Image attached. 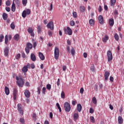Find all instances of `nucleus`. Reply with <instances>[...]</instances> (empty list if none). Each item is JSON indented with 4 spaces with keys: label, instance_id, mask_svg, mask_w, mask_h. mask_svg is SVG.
Instances as JSON below:
<instances>
[{
    "label": "nucleus",
    "instance_id": "nucleus-58",
    "mask_svg": "<svg viewBox=\"0 0 124 124\" xmlns=\"http://www.w3.org/2000/svg\"><path fill=\"white\" fill-rule=\"evenodd\" d=\"M19 121L21 124H24V123H25V120L23 118H20Z\"/></svg>",
    "mask_w": 124,
    "mask_h": 124
},
{
    "label": "nucleus",
    "instance_id": "nucleus-35",
    "mask_svg": "<svg viewBox=\"0 0 124 124\" xmlns=\"http://www.w3.org/2000/svg\"><path fill=\"white\" fill-rule=\"evenodd\" d=\"M114 38L115 40H116V41H118L119 39V35H118V34L117 33H115L114 35Z\"/></svg>",
    "mask_w": 124,
    "mask_h": 124
},
{
    "label": "nucleus",
    "instance_id": "nucleus-37",
    "mask_svg": "<svg viewBox=\"0 0 124 124\" xmlns=\"http://www.w3.org/2000/svg\"><path fill=\"white\" fill-rule=\"evenodd\" d=\"M61 96L62 98H65V94L63 91L62 92Z\"/></svg>",
    "mask_w": 124,
    "mask_h": 124
},
{
    "label": "nucleus",
    "instance_id": "nucleus-54",
    "mask_svg": "<svg viewBox=\"0 0 124 124\" xmlns=\"http://www.w3.org/2000/svg\"><path fill=\"white\" fill-rule=\"evenodd\" d=\"M113 12L114 15H119V12H118V10L115 9Z\"/></svg>",
    "mask_w": 124,
    "mask_h": 124
},
{
    "label": "nucleus",
    "instance_id": "nucleus-12",
    "mask_svg": "<svg viewBox=\"0 0 124 124\" xmlns=\"http://www.w3.org/2000/svg\"><path fill=\"white\" fill-rule=\"evenodd\" d=\"M98 19L99 22L101 25H102V24H103V23H104L103 16H101V15L99 16L98 17Z\"/></svg>",
    "mask_w": 124,
    "mask_h": 124
},
{
    "label": "nucleus",
    "instance_id": "nucleus-26",
    "mask_svg": "<svg viewBox=\"0 0 124 124\" xmlns=\"http://www.w3.org/2000/svg\"><path fill=\"white\" fill-rule=\"evenodd\" d=\"M90 120L91 123L94 124L95 123V119H94V117L93 116H90Z\"/></svg>",
    "mask_w": 124,
    "mask_h": 124
},
{
    "label": "nucleus",
    "instance_id": "nucleus-49",
    "mask_svg": "<svg viewBox=\"0 0 124 124\" xmlns=\"http://www.w3.org/2000/svg\"><path fill=\"white\" fill-rule=\"evenodd\" d=\"M89 112H90V114H93V112H94V110H93V108H90Z\"/></svg>",
    "mask_w": 124,
    "mask_h": 124
},
{
    "label": "nucleus",
    "instance_id": "nucleus-57",
    "mask_svg": "<svg viewBox=\"0 0 124 124\" xmlns=\"http://www.w3.org/2000/svg\"><path fill=\"white\" fill-rule=\"evenodd\" d=\"M5 10L6 11H7V12H10V8L9 7H6L5 8Z\"/></svg>",
    "mask_w": 124,
    "mask_h": 124
},
{
    "label": "nucleus",
    "instance_id": "nucleus-62",
    "mask_svg": "<svg viewBox=\"0 0 124 124\" xmlns=\"http://www.w3.org/2000/svg\"><path fill=\"white\" fill-rule=\"evenodd\" d=\"M31 68H32V69H34L35 67V66L34 65V64H33V63L31 64Z\"/></svg>",
    "mask_w": 124,
    "mask_h": 124
},
{
    "label": "nucleus",
    "instance_id": "nucleus-40",
    "mask_svg": "<svg viewBox=\"0 0 124 124\" xmlns=\"http://www.w3.org/2000/svg\"><path fill=\"white\" fill-rule=\"evenodd\" d=\"M56 106H57L58 109H59L60 112H62V108H61V106H60V104H59V103H56Z\"/></svg>",
    "mask_w": 124,
    "mask_h": 124
},
{
    "label": "nucleus",
    "instance_id": "nucleus-46",
    "mask_svg": "<svg viewBox=\"0 0 124 124\" xmlns=\"http://www.w3.org/2000/svg\"><path fill=\"white\" fill-rule=\"evenodd\" d=\"M46 93V88L43 87L42 88V93H43V94H45Z\"/></svg>",
    "mask_w": 124,
    "mask_h": 124
},
{
    "label": "nucleus",
    "instance_id": "nucleus-52",
    "mask_svg": "<svg viewBox=\"0 0 124 124\" xmlns=\"http://www.w3.org/2000/svg\"><path fill=\"white\" fill-rule=\"evenodd\" d=\"M10 4V1L9 0H8L6 1V5H7V6H9Z\"/></svg>",
    "mask_w": 124,
    "mask_h": 124
},
{
    "label": "nucleus",
    "instance_id": "nucleus-27",
    "mask_svg": "<svg viewBox=\"0 0 124 124\" xmlns=\"http://www.w3.org/2000/svg\"><path fill=\"white\" fill-rule=\"evenodd\" d=\"M116 4V0H110V6L114 7Z\"/></svg>",
    "mask_w": 124,
    "mask_h": 124
},
{
    "label": "nucleus",
    "instance_id": "nucleus-32",
    "mask_svg": "<svg viewBox=\"0 0 124 124\" xmlns=\"http://www.w3.org/2000/svg\"><path fill=\"white\" fill-rule=\"evenodd\" d=\"M42 29V27H41V26H40V25L38 26L37 31H38V33H41V29Z\"/></svg>",
    "mask_w": 124,
    "mask_h": 124
},
{
    "label": "nucleus",
    "instance_id": "nucleus-59",
    "mask_svg": "<svg viewBox=\"0 0 124 124\" xmlns=\"http://www.w3.org/2000/svg\"><path fill=\"white\" fill-rule=\"evenodd\" d=\"M21 57V54L20 53L18 54L16 57V60H18Z\"/></svg>",
    "mask_w": 124,
    "mask_h": 124
},
{
    "label": "nucleus",
    "instance_id": "nucleus-17",
    "mask_svg": "<svg viewBox=\"0 0 124 124\" xmlns=\"http://www.w3.org/2000/svg\"><path fill=\"white\" fill-rule=\"evenodd\" d=\"M109 25L111 27H113L114 26V18H111L108 20Z\"/></svg>",
    "mask_w": 124,
    "mask_h": 124
},
{
    "label": "nucleus",
    "instance_id": "nucleus-20",
    "mask_svg": "<svg viewBox=\"0 0 124 124\" xmlns=\"http://www.w3.org/2000/svg\"><path fill=\"white\" fill-rule=\"evenodd\" d=\"M11 10L13 12H15V10H16V7L15 6V3H14V2L12 5Z\"/></svg>",
    "mask_w": 124,
    "mask_h": 124
},
{
    "label": "nucleus",
    "instance_id": "nucleus-61",
    "mask_svg": "<svg viewBox=\"0 0 124 124\" xmlns=\"http://www.w3.org/2000/svg\"><path fill=\"white\" fill-rule=\"evenodd\" d=\"M99 12H101L102 10H103V9L101 7V5H100L99 6V9H98Z\"/></svg>",
    "mask_w": 124,
    "mask_h": 124
},
{
    "label": "nucleus",
    "instance_id": "nucleus-36",
    "mask_svg": "<svg viewBox=\"0 0 124 124\" xmlns=\"http://www.w3.org/2000/svg\"><path fill=\"white\" fill-rule=\"evenodd\" d=\"M5 44L8 43V36L7 35L5 36Z\"/></svg>",
    "mask_w": 124,
    "mask_h": 124
},
{
    "label": "nucleus",
    "instance_id": "nucleus-2",
    "mask_svg": "<svg viewBox=\"0 0 124 124\" xmlns=\"http://www.w3.org/2000/svg\"><path fill=\"white\" fill-rule=\"evenodd\" d=\"M31 49H32V45L31 43H28L25 47L26 54H29L30 53V50H31Z\"/></svg>",
    "mask_w": 124,
    "mask_h": 124
},
{
    "label": "nucleus",
    "instance_id": "nucleus-6",
    "mask_svg": "<svg viewBox=\"0 0 124 124\" xmlns=\"http://www.w3.org/2000/svg\"><path fill=\"white\" fill-rule=\"evenodd\" d=\"M64 31L66 34H67L68 35H72V30L69 28V27H67V29H64Z\"/></svg>",
    "mask_w": 124,
    "mask_h": 124
},
{
    "label": "nucleus",
    "instance_id": "nucleus-10",
    "mask_svg": "<svg viewBox=\"0 0 124 124\" xmlns=\"http://www.w3.org/2000/svg\"><path fill=\"white\" fill-rule=\"evenodd\" d=\"M8 54H9V48L8 47H6L4 49V55L6 57H8Z\"/></svg>",
    "mask_w": 124,
    "mask_h": 124
},
{
    "label": "nucleus",
    "instance_id": "nucleus-30",
    "mask_svg": "<svg viewBox=\"0 0 124 124\" xmlns=\"http://www.w3.org/2000/svg\"><path fill=\"white\" fill-rule=\"evenodd\" d=\"M71 53L72 56L74 57V56L75 55V49H74V48H72Z\"/></svg>",
    "mask_w": 124,
    "mask_h": 124
},
{
    "label": "nucleus",
    "instance_id": "nucleus-8",
    "mask_svg": "<svg viewBox=\"0 0 124 124\" xmlns=\"http://www.w3.org/2000/svg\"><path fill=\"white\" fill-rule=\"evenodd\" d=\"M46 27L47 29H50L51 31H54V23L50 21L47 23Z\"/></svg>",
    "mask_w": 124,
    "mask_h": 124
},
{
    "label": "nucleus",
    "instance_id": "nucleus-47",
    "mask_svg": "<svg viewBox=\"0 0 124 124\" xmlns=\"http://www.w3.org/2000/svg\"><path fill=\"white\" fill-rule=\"evenodd\" d=\"M90 69L91 71H93V72H94V71H95V68H94V66H91Z\"/></svg>",
    "mask_w": 124,
    "mask_h": 124
},
{
    "label": "nucleus",
    "instance_id": "nucleus-11",
    "mask_svg": "<svg viewBox=\"0 0 124 124\" xmlns=\"http://www.w3.org/2000/svg\"><path fill=\"white\" fill-rule=\"evenodd\" d=\"M110 76V72L106 71L104 73V78L105 81H107L108 80V78Z\"/></svg>",
    "mask_w": 124,
    "mask_h": 124
},
{
    "label": "nucleus",
    "instance_id": "nucleus-53",
    "mask_svg": "<svg viewBox=\"0 0 124 124\" xmlns=\"http://www.w3.org/2000/svg\"><path fill=\"white\" fill-rule=\"evenodd\" d=\"M41 91V87H38L37 88V93L38 94H40V91Z\"/></svg>",
    "mask_w": 124,
    "mask_h": 124
},
{
    "label": "nucleus",
    "instance_id": "nucleus-18",
    "mask_svg": "<svg viewBox=\"0 0 124 124\" xmlns=\"http://www.w3.org/2000/svg\"><path fill=\"white\" fill-rule=\"evenodd\" d=\"M31 59L32 62H35L36 61V56L34 55V54H31Z\"/></svg>",
    "mask_w": 124,
    "mask_h": 124
},
{
    "label": "nucleus",
    "instance_id": "nucleus-5",
    "mask_svg": "<svg viewBox=\"0 0 124 124\" xmlns=\"http://www.w3.org/2000/svg\"><path fill=\"white\" fill-rule=\"evenodd\" d=\"M107 56L108 57V62L113 60V55L112 54V52H111V51H108Z\"/></svg>",
    "mask_w": 124,
    "mask_h": 124
},
{
    "label": "nucleus",
    "instance_id": "nucleus-42",
    "mask_svg": "<svg viewBox=\"0 0 124 124\" xmlns=\"http://www.w3.org/2000/svg\"><path fill=\"white\" fill-rule=\"evenodd\" d=\"M10 26L12 30H14L15 29V24H14V22L12 23Z\"/></svg>",
    "mask_w": 124,
    "mask_h": 124
},
{
    "label": "nucleus",
    "instance_id": "nucleus-48",
    "mask_svg": "<svg viewBox=\"0 0 124 124\" xmlns=\"http://www.w3.org/2000/svg\"><path fill=\"white\" fill-rule=\"evenodd\" d=\"M28 32H29V33H31L32 32H33V30H32V29L31 28H29L28 30Z\"/></svg>",
    "mask_w": 124,
    "mask_h": 124
},
{
    "label": "nucleus",
    "instance_id": "nucleus-21",
    "mask_svg": "<svg viewBox=\"0 0 124 124\" xmlns=\"http://www.w3.org/2000/svg\"><path fill=\"white\" fill-rule=\"evenodd\" d=\"M8 17V16L7 15V14L5 13H3L2 14V18L3 20H7V18Z\"/></svg>",
    "mask_w": 124,
    "mask_h": 124
},
{
    "label": "nucleus",
    "instance_id": "nucleus-1",
    "mask_svg": "<svg viewBox=\"0 0 124 124\" xmlns=\"http://www.w3.org/2000/svg\"><path fill=\"white\" fill-rule=\"evenodd\" d=\"M16 84L18 87H23L24 86V80L22 78V76H16Z\"/></svg>",
    "mask_w": 124,
    "mask_h": 124
},
{
    "label": "nucleus",
    "instance_id": "nucleus-43",
    "mask_svg": "<svg viewBox=\"0 0 124 124\" xmlns=\"http://www.w3.org/2000/svg\"><path fill=\"white\" fill-rule=\"evenodd\" d=\"M4 38L3 34H0V42H2V40Z\"/></svg>",
    "mask_w": 124,
    "mask_h": 124
},
{
    "label": "nucleus",
    "instance_id": "nucleus-44",
    "mask_svg": "<svg viewBox=\"0 0 124 124\" xmlns=\"http://www.w3.org/2000/svg\"><path fill=\"white\" fill-rule=\"evenodd\" d=\"M15 1L17 6H20V1L19 0H15Z\"/></svg>",
    "mask_w": 124,
    "mask_h": 124
},
{
    "label": "nucleus",
    "instance_id": "nucleus-56",
    "mask_svg": "<svg viewBox=\"0 0 124 124\" xmlns=\"http://www.w3.org/2000/svg\"><path fill=\"white\" fill-rule=\"evenodd\" d=\"M80 93L83 94L84 93V88H81L80 89Z\"/></svg>",
    "mask_w": 124,
    "mask_h": 124
},
{
    "label": "nucleus",
    "instance_id": "nucleus-60",
    "mask_svg": "<svg viewBox=\"0 0 124 124\" xmlns=\"http://www.w3.org/2000/svg\"><path fill=\"white\" fill-rule=\"evenodd\" d=\"M21 56L22 58H24V59H26V58H27V56H26V54H25V53H22Z\"/></svg>",
    "mask_w": 124,
    "mask_h": 124
},
{
    "label": "nucleus",
    "instance_id": "nucleus-3",
    "mask_svg": "<svg viewBox=\"0 0 124 124\" xmlns=\"http://www.w3.org/2000/svg\"><path fill=\"white\" fill-rule=\"evenodd\" d=\"M64 108L66 112H70L71 110V107H70V104L67 102H65L64 104Z\"/></svg>",
    "mask_w": 124,
    "mask_h": 124
},
{
    "label": "nucleus",
    "instance_id": "nucleus-7",
    "mask_svg": "<svg viewBox=\"0 0 124 124\" xmlns=\"http://www.w3.org/2000/svg\"><path fill=\"white\" fill-rule=\"evenodd\" d=\"M30 67H31V64H30V63H28L27 65L24 66L22 68V70L23 72L24 73L25 75H26V72H27L28 70H29V68H30Z\"/></svg>",
    "mask_w": 124,
    "mask_h": 124
},
{
    "label": "nucleus",
    "instance_id": "nucleus-14",
    "mask_svg": "<svg viewBox=\"0 0 124 124\" xmlns=\"http://www.w3.org/2000/svg\"><path fill=\"white\" fill-rule=\"evenodd\" d=\"M17 89L14 88L13 93L14 100H16V98H17Z\"/></svg>",
    "mask_w": 124,
    "mask_h": 124
},
{
    "label": "nucleus",
    "instance_id": "nucleus-13",
    "mask_svg": "<svg viewBox=\"0 0 124 124\" xmlns=\"http://www.w3.org/2000/svg\"><path fill=\"white\" fill-rule=\"evenodd\" d=\"M24 94L25 96L27 98L30 97L31 96V93L30 92V91L28 90H26L24 92Z\"/></svg>",
    "mask_w": 124,
    "mask_h": 124
},
{
    "label": "nucleus",
    "instance_id": "nucleus-9",
    "mask_svg": "<svg viewBox=\"0 0 124 124\" xmlns=\"http://www.w3.org/2000/svg\"><path fill=\"white\" fill-rule=\"evenodd\" d=\"M17 110L20 115H23L24 114V110L22 109V105L21 104H17Z\"/></svg>",
    "mask_w": 124,
    "mask_h": 124
},
{
    "label": "nucleus",
    "instance_id": "nucleus-55",
    "mask_svg": "<svg viewBox=\"0 0 124 124\" xmlns=\"http://www.w3.org/2000/svg\"><path fill=\"white\" fill-rule=\"evenodd\" d=\"M76 103H77V102L76 101V100H73L72 102V104L74 106H75V105H76Z\"/></svg>",
    "mask_w": 124,
    "mask_h": 124
},
{
    "label": "nucleus",
    "instance_id": "nucleus-15",
    "mask_svg": "<svg viewBox=\"0 0 124 124\" xmlns=\"http://www.w3.org/2000/svg\"><path fill=\"white\" fill-rule=\"evenodd\" d=\"M108 39H109V36H108V35H105L104 37L102 38V40L103 42L105 43V42H107V40H108Z\"/></svg>",
    "mask_w": 124,
    "mask_h": 124
},
{
    "label": "nucleus",
    "instance_id": "nucleus-63",
    "mask_svg": "<svg viewBox=\"0 0 124 124\" xmlns=\"http://www.w3.org/2000/svg\"><path fill=\"white\" fill-rule=\"evenodd\" d=\"M66 49L68 53H70V47L69 46H67Z\"/></svg>",
    "mask_w": 124,
    "mask_h": 124
},
{
    "label": "nucleus",
    "instance_id": "nucleus-22",
    "mask_svg": "<svg viewBox=\"0 0 124 124\" xmlns=\"http://www.w3.org/2000/svg\"><path fill=\"white\" fill-rule=\"evenodd\" d=\"M5 93L6 95H8L10 93L9 88L6 86L5 87Z\"/></svg>",
    "mask_w": 124,
    "mask_h": 124
},
{
    "label": "nucleus",
    "instance_id": "nucleus-24",
    "mask_svg": "<svg viewBox=\"0 0 124 124\" xmlns=\"http://www.w3.org/2000/svg\"><path fill=\"white\" fill-rule=\"evenodd\" d=\"M73 118L74 120L76 121V120H78V118H79V114L78 113H75L73 115Z\"/></svg>",
    "mask_w": 124,
    "mask_h": 124
},
{
    "label": "nucleus",
    "instance_id": "nucleus-4",
    "mask_svg": "<svg viewBox=\"0 0 124 124\" xmlns=\"http://www.w3.org/2000/svg\"><path fill=\"white\" fill-rule=\"evenodd\" d=\"M60 57V50L59 48L56 47L54 49V58L55 60H58Z\"/></svg>",
    "mask_w": 124,
    "mask_h": 124
},
{
    "label": "nucleus",
    "instance_id": "nucleus-39",
    "mask_svg": "<svg viewBox=\"0 0 124 124\" xmlns=\"http://www.w3.org/2000/svg\"><path fill=\"white\" fill-rule=\"evenodd\" d=\"M32 118L33 121H34V122H35V121H36V114L35 113H33Z\"/></svg>",
    "mask_w": 124,
    "mask_h": 124
},
{
    "label": "nucleus",
    "instance_id": "nucleus-45",
    "mask_svg": "<svg viewBox=\"0 0 124 124\" xmlns=\"http://www.w3.org/2000/svg\"><path fill=\"white\" fill-rule=\"evenodd\" d=\"M48 35H49V36H52V35H53V33L52 31H51V30H48Z\"/></svg>",
    "mask_w": 124,
    "mask_h": 124
},
{
    "label": "nucleus",
    "instance_id": "nucleus-51",
    "mask_svg": "<svg viewBox=\"0 0 124 124\" xmlns=\"http://www.w3.org/2000/svg\"><path fill=\"white\" fill-rule=\"evenodd\" d=\"M73 16L74 18H77V13L75 12L73 13Z\"/></svg>",
    "mask_w": 124,
    "mask_h": 124
},
{
    "label": "nucleus",
    "instance_id": "nucleus-19",
    "mask_svg": "<svg viewBox=\"0 0 124 124\" xmlns=\"http://www.w3.org/2000/svg\"><path fill=\"white\" fill-rule=\"evenodd\" d=\"M77 110L78 112H81L82 111V105H81L80 104H78L77 105Z\"/></svg>",
    "mask_w": 124,
    "mask_h": 124
},
{
    "label": "nucleus",
    "instance_id": "nucleus-34",
    "mask_svg": "<svg viewBox=\"0 0 124 124\" xmlns=\"http://www.w3.org/2000/svg\"><path fill=\"white\" fill-rule=\"evenodd\" d=\"M22 2L24 6H26L27 3H28V0H22Z\"/></svg>",
    "mask_w": 124,
    "mask_h": 124
},
{
    "label": "nucleus",
    "instance_id": "nucleus-64",
    "mask_svg": "<svg viewBox=\"0 0 124 124\" xmlns=\"http://www.w3.org/2000/svg\"><path fill=\"white\" fill-rule=\"evenodd\" d=\"M60 78L58 79V80L57 81V85L58 86V87H59V86H60Z\"/></svg>",
    "mask_w": 124,
    "mask_h": 124
},
{
    "label": "nucleus",
    "instance_id": "nucleus-31",
    "mask_svg": "<svg viewBox=\"0 0 124 124\" xmlns=\"http://www.w3.org/2000/svg\"><path fill=\"white\" fill-rule=\"evenodd\" d=\"M89 24L90 25H91V26H93V25L94 24V20H93V19H91L90 20H89Z\"/></svg>",
    "mask_w": 124,
    "mask_h": 124
},
{
    "label": "nucleus",
    "instance_id": "nucleus-28",
    "mask_svg": "<svg viewBox=\"0 0 124 124\" xmlns=\"http://www.w3.org/2000/svg\"><path fill=\"white\" fill-rule=\"evenodd\" d=\"M86 10V8H85V7L83 6H80V11L82 13H84L85 12Z\"/></svg>",
    "mask_w": 124,
    "mask_h": 124
},
{
    "label": "nucleus",
    "instance_id": "nucleus-41",
    "mask_svg": "<svg viewBox=\"0 0 124 124\" xmlns=\"http://www.w3.org/2000/svg\"><path fill=\"white\" fill-rule=\"evenodd\" d=\"M46 88L48 91H50L51 90V84H48L46 85Z\"/></svg>",
    "mask_w": 124,
    "mask_h": 124
},
{
    "label": "nucleus",
    "instance_id": "nucleus-33",
    "mask_svg": "<svg viewBox=\"0 0 124 124\" xmlns=\"http://www.w3.org/2000/svg\"><path fill=\"white\" fill-rule=\"evenodd\" d=\"M92 101L94 104H96V103H97V101H96V98L95 97H93L92 98Z\"/></svg>",
    "mask_w": 124,
    "mask_h": 124
},
{
    "label": "nucleus",
    "instance_id": "nucleus-38",
    "mask_svg": "<svg viewBox=\"0 0 124 124\" xmlns=\"http://www.w3.org/2000/svg\"><path fill=\"white\" fill-rule=\"evenodd\" d=\"M70 25L71 26V27L75 26V22L74 20H71L70 22Z\"/></svg>",
    "mask_w": 124,
    "mask_h": 124
},
{
    "label": "nucleus",
    "instance_id": "nucleus-29",
    "mask_svg": "<svg viewBox=\"0 0 124 124\" xmlns=\"http://www.w3.org/2000/svg\"><path fill=\"white\" fill-rule=\"evenodd\" d=\"M22 16L23 18H26L27 16V12L26 11V10L23 11V12L22 13Z\"/></svg>",
    "mask_w": 124,
    "mask_h": 124
},
{
    "label": "nucleus",
    "instance_id": "nucleus-50",
    "mask_svg": "<svg viewBox=\"0 0 124 124\" xmlns=\"http://www.w3.org/2000/svg\"><path fill=\"white\" fill-rule=\"evenodd\" d=\"M25 11L26 12V14H27V15H30V14H31V10L28 9Z\"/></svg>",
    "mask_w": 124,
    "mask_h": 124
},
{
    "label": "nucleus",
    "instance_id": "nucleus-25",
    "mask_svg": "<svg viewBox=\"0 0 124 124\" xmlns=\"http://www.w3.org/2000/svg\"><path fill=\"white\" fill-rule=\"evenodd\" d=\"M19 37L20 35H19V34H16L14 36V39L16 41H18V40H19Z\"/></svg>",
    "mask_w": 124,
    "mask_h": 124
},
{
    "label": "nucleus",
    "instance_id": "nucleus-16",
    "mask_svg": "<svg viewBox=\"0 0 124 124\" xmlns=\"http://www.w3.org/2000/svg\"><path fill=\"white\" fill-rule=\"evenodd\" d=\"M39 56L41 61H44V60H45V56H44L43 53L41 52H39Z\"/></svg>",
    "mask_w": 124,
    "mask_h": 124
},
{
    "label": "nucleus",
    "instance_id": "nucleus-23",
    "mask_svg": "<svg viewBox=\"0 0 124 124\" xmlns=\"http://www.w3.org/2000/svg\"><path fill=\"white\" fill-rule=\"evenodd\" d=\"M124 122V120L123 119V118L121 116H119L118 117V123L120 124H123Z\"/></svg>",
    "mask_w": 124,
    "mask_h": 124
}]
</instances>
